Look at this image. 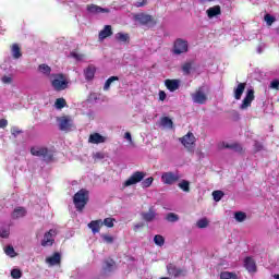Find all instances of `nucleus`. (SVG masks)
Here are the masks:
<instances>
[{"instance_id":"f257e3e1","label":"nucleus","mask_w":279,"mask_h":279,"mask_svg":"<svg viewBox=\"0 0 279 279\" xmlns=\"http://www.w3.org/2000/svg\"><path fill=\"white\" fill-rule=\"evenodd\" d=\"M50 80L52 88L57 92L69 88V78L64 74H52Z\"/></svg>"},{"instance_id":"f03ea898","label":"nucleus","mask_w":279,"mask_h":279,"mask_svg":"<svg viewBox=\"0 0 279 279\" xmlns=\"http://www.w3.org/2000/svg\"><path fill=\"white\" fill-rule=\"evenodd\" d=\"M32 156H37L38 158H43L46 162H50L53 159V151L49 150L45 146H33L31 148Z\"/></svg>"},{"instance_id":"7ed1b4c3","label":"nucleus","mask_w":279,"mask_h":279,"mask_svg":"<svg viewBox=\"0 0 279 279\" xmlns=\"http://www.w3.org/2000/svg\"><path fill=\"white\" fill-rule=\"evenodd\" d=\"M74 206L78 213L84 210L86 204H88V191L80 190L73 197Z\"/></svg>"},{"instance_id":"20e7f679","label":"nucleus","mask_w":279,"mask_h":279,"mask_svg":"<svg viewBox=\"0 0 279 279\" xmlns=\"http://www.w3.org/2000/svg\"><path fill=\"white\" fill-rule=\"evenodd\" d=\"M193 104H198L199 106H204L206 101H208V94L206 86H201L198 89L191 94Z\"/></svg>"},{"instance_id":"39448f33","label":"nucleus","mask_w":279,"mask_h":279,"mask_svg":"<svg viewBox=\"0 0 279 279\" xmlns=\"http://www.w3.org/2000/svg\"><path fill=\"white\" fill-rule=\"evenodd\" d=\"M172 53L174 56H182V53H189V41L182 38L175 39L172 47Z\"/></svg>"},{"instance_id":"423d86ee","label":"nucleus","mask_w":279,"mask_h":279,"mask_svg":"<svg viewBox=\"0 0 279 279\" xmlns=\"http://www.w3.org/2000/svg\"><path fill=\"white\" fill-rule=\"evenodd\" d=\"M57 123L61 132H71V130H75V124L73 123V119H71V117L69 116L57 118Z\"/></svg>"},{"instance_id":"0eeeda50","label":"nucleus","mask_w":279,"mask_h":279,"mask_svg":"<svg viewBox=\"0 0 279 279\" xmlns=\"http://www.w3.org/2000/svg\"><path fill=\"white\" fill-rule=\"evenodd\" d=\"M145 180V172L136 171L134 172L124 183L123 186H134V184H138V182H143Z\"/></svg>"},{"instance_id":"6e6552de","label":"nucleus","mask_w":279,"mask_h":279,"mask_svg":"<svg viewBox=\"0 0 279 279\" xmlns=\"http://www.w3.org/2000/svg\"><path fill=\"white\" fill-rule=\"evenodd\" d=\"M58 231L56 229H50L48 232L45 233L44 239L41 240L43 247H51L53 242L56 241V235Z\"/></svg>"},{"instance_id":"1a4fd4ad","label":"nucleus","mask_w":279,"mask_h":279,"mask_svg":"<svg viewBox=\"0 0 279 279\" xmlns=\"http://www.w3.org/2000/svg\"><path fill=\"white\" fill-rule=\"evenodd\" d=\"M180 143L183 144L185 149L193 151V149H195V135H193V133H187L180 138Z\"/></svg>"},{"instance_id":"9d476101","label":"nucleus","mask_w":279,"mask_h":279,"mask_svg":"<svg viewBox=\"0 0 279 279\" xmlns=\"http://www.w3.org/2000/svg\"><path fill=\"white\" fill-rule=\"evenodd\" d=\"M178 180H180V174L178 172H163L161 174V182L163 184H168L169 186L175 184Z\"/></svg>"},{"instance_id":"9b49d317","label":"nucleus","mask_w":279,"mask_h":279,"mask_svg":"<svg viewBox=\"0 0 279 279\" xmlns=\"http://www.w3.org/2000/svg\"><path fill=\"white\" fill-rule=\"evenodd\" d=\"M167 272L169 276H172L173 278H182V276H186V270L179 268L173 264L167 265Z\"/></svg>"},{"instance_id":"f8f14e48","label":"nucleus","mask_w":279,"mask_h":279,"mask_svg":"<svg viewBox=\"0 0 279 279\" xmlns=\"http://www.w3.org/2000/svg\"><path fill=\"white\" fill-rule=\"evenodd\" d=\"M254 97V89H247L246 95L240 105V110H247V108L252 106Z\"/></svg>"},{"instance_id":"ddd939ff","label":"nucleus","mask_w":279,"mask_h":279,"mask_svg":"<svg viewBox=\"0 0 279 279\" xmlns=\"http://www.w3.org/2000/svg\"><path fill=\"white\" fill-rule=\"evenodd\" d=\"M165 86L170 90V93H175L180 88V80H166Z\"/></svg>"},{"instance_id":"4468645a","label":"nucleus","mask_w":279,"mask_h":279,"mask_svg":"<svg viewBox=\"0 0 279 279\" xmlns=\"http://www.w3.org/2000/svg\"><path fill=\"white\" fill-rule=\"evenodd\" d=\"M243 93H245V83H239L236 87L233 89V97L239 101L241 97H243Z\"/></svg>"},{"instance_id":"2eb2a0df","label":"nucleus","mask_w":279,"mask_h":279,"mask_svg":"<svg viewBox=\"0 0 279 279\" xmlns=\"http://www.w3.org/2000/svg\"><path fill=\"white\" fill-rule=\"evenodd\" d=\"M101 226H104L102 220H93L88 223V229L92 230L93 234H97L101 230Z\"/></svg>"},{"instance_id":"dca6fc26","label":"nucleus","mask_w":279,"mask_h":279,"mask_svg":"<svg viewBox=\"0 0 279 279\" xmlns=\"http://www.w3.org/2000/svg\"><path fill=\"white\" fill-rule=\"evenodd\" d=\"M244 267L248 270V274H256V262H254L252 257L244 259Z\"/></svg>"},{"instance_id":"f3484780","label":"nucleus","mask_w":279,"mask_h":279,"mask_svg":"<svg viewBox=\"0 0 279 279\" xmlns=\"http://www.w3.org/2000/svg\"><path fill=\"white\" fill-rule=\"evenodd\" d=\"M27 215L25 207H16L11 214L12 219H23Z\"/></svg>"},{"instance_id":"a211bd4d","label":"nucleus","mask_w":279,"mask_h":279,"mask_svg":"<svg viewBox=\"0 0 279 279\" xmlns=\"http://www.w3.org/2000/svg\"><path fill=\"white\" fill-rule=\"evenodd\" d=\"M135 21H137V23H141V25H147L151 23V15L140 13L135 15Z\"/></svg>"},{"instance_id":"6ab92c4d","label":"nucleus","mask_w":279,"mask_h":279,"mask_svg":"<svg viewBox=\"0 0 279 279\" xmlns=\"http://www.w3.org/2000/svg\"><path fill=\"white\" fill-rule=\"evenodd\" d=\"M106 141V137H104L99 133H94L89 135L88 143H92L93 145H99V143H104Z\"/></svg>"},{"instance_id":"aec40b11","label":"nucleus","mask_w":279,"mask_h":279,"mask_svg":"<svg viewBox=\"0 0 279 279\" xmlns=\"http://www.w3.org/2000/svg\"><path fill=\"white\" fill-rule=\"evenodd\" d=\"M206 13L208 19H215V16H219V14H221V7L219 5L211 7L206 11Z\"/></svg>"},{"instance_id":"412c9836","label":"nucleus","mask_w":279,"mask_h":279,"mask_svg":"<svg viewBox=\"0 0 279 279\" xmlns=\"http://www.w3.org/2000/svg\"><path fill=\"white\" fill-rule=\"evenodd\" d=\"M60 253H54L52 256L46 258V263L53 267L54 265H60Z\"/></svg>"},{"instance_id":"4be33fe9","label":"nucleus","mask_w":279,"mask_h":279,"mask_svg":"<svg viewBox=\"0 0 279 279\" xmlns=\"http://www.w3.org/2000/svg\"><path fill=\"white\" fill-rule=\"evenodd\" d=\"M114 269H116L114 260H112V259L105 260L104 266H102V271L105 274H110V271H114Z\"/></svg>"},{"instance_id":"5701e85b","label":"nucleus","mask_w":279,"mask_h":279,"mask_svg":"<svg viewBox=\"0 0 279 279\" xmlns=\"http://www.w3.org/2000/svg\"><path fill=\"white\" fill-rule=\"evenodd\" d=\"M157 216L158 214H156V210H154V208H149L147 213L142 214L144 221H148V222L154 221V219H156Z\"/></svg>"},{"instance_id":"b1692460","label":"nucleus","mask_w":279,"mask_h":279,"mask_svg":"<svg viewBox=\"0 0 279 279\" xmlns=\"http://www.w3.org/2000/svg\"><path fill=\"white\" fill-rule=\"evenodd\" d=\"M108 36H112V26L106 25L102 31L99 33L100 40L108 38Z\"/></svg>"},{"instance_id":"393cba45","label":"nucleus","mask_w":279,"mask_h":279,"mask_svg":"<svg viewBox=\"0 0 279 279\" xmlns=\"http://www.w3.org/2000/svg\"><path fill=\"white\" fill-rule=\"evenodd\" d=\"M11 54L13 56V58L15 60H19V58H21V56H23V53H21V47H19V44H14L11 47Z\"/></svg>"},{"instance_id":"a878e982","label":"nucleus","mask_w":279,"mask_h":279,"mask_svg":"<svg viewBox=\"0 0 279 279\" xmlns=\"http://www.w3.org/2000/svg\"><path fill=\"white\" fill-rule=\"evenodd\" d=\"M97 71V69L95 68V65H89L85 71V80H93V77H95V72Z\"/></svg>"},{"instance_id":"bb28decb","label":"nucleus","mask_w":279,"mask_h":279,"mask_svg":"<svg viewBox=\"0 0 279 279\" xmlns=\"http://www.w3.org/2000/svg\"><path fill=\"white\" fill-rule=\"evenodd\" d=\"M222 147H226V149H233V151H243V147L241 146V144H226V143H222Z\"/></svg>"},{"instance_id":"cd10ccee","label":"nucleus","mask_w":279,"mask_h":279,"mask_svg":"<svg viewBox=\"0 0 279 279\" xmlns=\"http://www.w3.org/2000/svg\"><path fill=\"white\" fill-rule=\"evenodd\" d=\"M179 189H181V191H184V193H190L191 191V182L186 181V180H182L179 184H178Z\"/></svg>"},{"instance_id":"c85d7f7f","label":"nucleus","mask_w":279,"mask_h":279,"mask_svg":"<svg viewBox=\"0 0 279 279\" xmlns=\"http://www.w3.org/2000/svg\"><path fill=\"white\" fill-rule=\"evenodd\" d=\"M160 125H161L162 128H169V129H171V128H173V121H172L169 117H163V118H161V120H160Z\"/></svg>"},{"instance_id":"c756f323","label":"nucleus","mask_w":279,"mask_h":279,"mask_svg":"<svg viewBox=\"0 0 279 279\" xmlns=\"http://www.w3.org/2000/svg\"><path fill=\"white\" fill-rule=\"evenodd\" d=\"M166 221H169L170 223H175V221H180V216L174 213H169L166 216Z\"/></svg>"},{"instance_id":"7c9ffc66","label":"nucleus","mask_w":279,"mask_h":279,"mask_svg":"<svg viewBox=\"0 0 279 279\" xmlns=\"http://www.w3.org/2000/svg\"><path fill=\"white\" fill-rule=\"evenodd\" d=\"M4 254L10 256V258H14L16 256V251H14V246L8 245L4 247Z\"/></svg>"},{"instance_id":"2f4dec72","label":"nucleus","mask_w":279,"mask_h":279,"mask_svg":"<svg viewBox=\"0 0 279 279\" xmlns=\"http://www.w3.org/2000/svg\"><path fill=\"white\" fill-rule=\"evenodd\" d=\"M220 279H239V276H236L234 272L222 271L220 272Z\"/></svg>"},{"instance_id":"473e14b6","label":"nucleus","mask_w":279,"mask_h":279,"mask_svg":"<svg viewBox=\"0 0 279 279\" xmlns=\"http://www.w3.org/2000/svg\"><path fill=\"white\" fill-rule=\"evenodd\" d=\"M87 12L90 14H101V7H97L95 4L87 5Z\"/></svg>"},{"instance_id":"72a5a7b5","label":"nucleus","mask_w":279,"mask_h":279,"mask_svg":"<svg viewBox=\"0 0 279 279\" xmlns=\"http://www.w3.org/2000/svg\"><path fill=\"white\" fill-rule=\"evenodd\" d=\"M38 71L44 75H51V68L47 64H40Z\"/></svg>"},{"instance_id":"f704fd0d","label":"nucleus","mask_w":279,"mask_h":279,"mask_svg":"<svg viewBox=\"0 0 279 279\" xmlns=\"http://www.w3.org/2000/svg\"><path fill=\"white\" fill-rule=\"evenodd\" d=\"M116 222H117V219L114 218H105L102 221V226H106V228H114Z\"/></svg>"},{"instance_id":"c9c22d12","label":"nucleus","mask_w":279,"mask_h":279,"mask_svg":"<svg viewBox=\"0 0 279 279\" xmlns=\"http://www.w3.org/2000/svg\"><path fill=\"white\" fill-rule=\"evenodd\" d=\"M119 81V77L118 76H111L109 77L106 83H105V86H104V90H109L110 89V86L112 85V82H117Z\"/></svg>"},{"instance_id":"e433bc0d","label":"nucleus","mask_w":279,"mask_h":279,"mask_svg":"<svg viewBox=\"0 0 279 279\" xmlns=\"http://www.w3.org/2000/svg\"><path fill=\"white\" fill-rule=\"evenodd\" d=\"M235 221H239L240 223L243 222L245 219H247V215L243 211H238L234 214Z\"/></svg>"},{"instance_id":"4c0bfd02","label":"nucleus","mask_w":279,"mask_h":279,"mask_svg":"<svg viewBox=\"0 0 279 279\" xmlns=\"http://www.w3.org/2000/svg\"><path fill=\"white\" fill-rule=\"evenodd\" d=\"M116 38L120 41V43H128V40L130 39V35L125 34V33H118L116 34Z\"/></svg>"},{"instance_id":"58836bf2","label":"nucleus","mask_w":279,"mask_h":279,"mask_svg":"<svg viewBox=\"0 0 279 279\" xmlns=\"http://www.w3.org/2000/svg\"><path fill=\"white\" fill-rule=\"evenodd\" d=\"M208 223H210V221H208V218H202L197 220L196 226L197 228L204 229V228H208Z\"/></svg>"},{"instance_id":"ea45409f","label":"nucleus","mask_w":279,"mask_h":279,"mask_svg":"<svg viewBox=\"0 0 279 279\" xmlns=\"http://www.w3.org/2000/svg\"><path fill=\"white\" fill-rule=\"evenodd\" d=\"M64 106H66V100H64V98H58L54 102V107L57 108V110H62Z\"/></svg>"},{"instance_id":"a19ab883","label":"nucleus","mask_w":279,"mask_h":279,"mask_svg":"<svg viewBox=\"0 0 279 279\" xmlns=\"http://www.w3.org/2000/svg\"><path fill=\"white\" fill-rule=\"evenodd\" d=\"M8 236H10V227H2L0 229V238L8 239Z\"/></svg>"},{"instance_id":"79ce46f5","label":"nucleus","mask_w":279,"mask_h":279,"mask_svg":"<svg viewBox=\"0 0 279 279\" xmlns=\"http://www.w3.org/2000/svg\"><path fill=\"white\" fill-rule=\"evenodd\" d=\"M11 277H12L13 279H20V278L23 277V272H22L21 269H19V268H13V269L11 270Z\"/></svg>"},{"instance_id":"37998d69","label":"nucleus","mask_w":279,"mask_h":279,"mask_svg":"<svg viewBox=\"0 0 279 279\" xmlns=\"http://www.w3.org/2000/svg\"><path fill=\"white\" fill-rule=\"evenodd\" d=\"M154 243L155 245L162 247V245H165V238L162 235H155Z\"/></svg>"},{"instance_id":"c03bdc74","label":"nucleus","mask_w":279,"mask_h":279,"mask_svg":"<svg viewBox=\"0 0 279 279\" xmlns=\"http://www.w3.org/2000/svg\"><path fill=\"white\" fill-rule=\"evenodd\" d=\"M154 184V178L149 177L147 179H145L144 181H142V187L143 189H149V186Z\"/></svg>"},{"instance_id":"a18cd8bd","label":"nucleus","mask_w":279,"mask_h":279,"mask_svg":"<svg viewBox=\"0 0 279 279\" xmlns=\"http://www.w3.org/2000/svg\"><path fill=\"white\" fill-rule=\"evenodd\" d=\"M213 197L215 202H221V198L223 197V192L221 191H214Z\"/></svg>"},{"instance_id":"49530a36","label":"nucleus","mask_w":279,"mask_h":279,"mask_svg":"<svg viewBox=\"0 0 279 279\" xmlns=\"http://www.w3.org/2000/svg\"><path fill=\"white\" fill-rule=\"evenodd\" d=\"M264 21H266L267 25L271 26L276 22V17H274L271 14H266Z\"/></svg>"},{"instance_id":"de8ad7c7","label":"nucleus","mask_w":279,"mask_h":279,"mask_svg":"<svg viewBox=\"0 0 279 279\" xmlns=\"http://www.w3.org/2000/svg\"><path fill=\"white\" fill-rule=\"evenodd\" d=\"M191 69H193V66L189 62L184 63L182 65V71H183L184 75H190L191 74Z\"/></svg>"},{"instance_id":"09e8293b","label":"nucleus","mask_w":279,"mask_h":279,"mask_svg":"<svg viewBox=\"0 0 279 279\" xmlns=\"http://www.w3.org/2000/svg\"><path fill=\"white\" fill-rule=\"evenodd\" d=\"M101 239L105 243H114V238L109 234H101Z\"/></svg>"},{"instance_id":"8fccbe9b","label":"nucleus","mask_w":279,"mask_h":279,"mask_svg":"<svg viewBox=\"0 0 279 279\" xmlns=\"http://www.w3.org/2000/svg\"><path fill=\"white\" fill-rule=\"evenodd\" d=\"M71 58H74V60H77L78 62H82L84 60V54L77 53V52H71Z\"/></svg>"},{"instance_id":"3c124183","label":"nucleus","mask_w":279,"mask_h":279,"mask_svg":"<svg viewBox=\"0 0 279 279\" xmlns=\"http://www.w3.org/2000/svg\"><path fill=\"white\" fill-rule=\"evenodd\" d=\"M94 160H104L106 158V154L98 151L93 155Z\"/></svg>"},{"instance_id":"603ef678","label":"nucleus","mask_w":279,"mask_h":279,"mask_svg":"<svg viewBox=\"0 0 279 279\" xmlns=\"http://www.w3.org/2000/svg\"><path fill=\"white\" fill-rule=\"evenodd\" d=\"M2 84H12V75H4L1 77Z\"/></svg>"},{"instance_id":"864d4df0","label":"nucleus","mask_w":279,"mask_h":279,"mask_svg":"<svg viewBox=\"0 0 279 279\" xmlns=\"http://www.w3.org/2000/svg\"><path fill=\"white\" fill-rule=\"evenodd\" d=\"M270 88H274L275 90H278L279 89V81L278 80L271 81Z\"/></svg>"},{"instance_id":"5fc2aeb1","label":"nucleus","mask_w":279,"mask_h":279,"mask_svg":"<svg viewBox=\"0 0 279 279\" xmlns=\"http://www.w3.org/2000/svg\"><path fill=\"white\" fill-rule=\"evenodd\" d=\"M167 99V93L163 90L159 92V101H165Z\"/></svg>"},{"instance_id":"6e6d98bb","label":"nucleus","mask_w":279,"mask_h":279,"mask_svg":"<svg viewBox=\"0 0 279 279\" xmlns=\"http://www.w3.org/2000/svg\"><path fill=\"white\" fill-rule=\"evenodd\" d=\"M124 138L126 140V141H129V143H133V141H132V134L130 133V132H126L125 134H124Z\"/></svg>"},{"instance_id":"4d7b16f0","label":"nucleus","mask_w":279,"mask_h":279,"mask_svg":"<svg viewBox=\"0 0 279 279\" xmlns=\"http://www.w3.org/2000/svg\"><path fill=\"white\" fill-rule=\"evenodd\" d=\"M11 132H12L13 136L21 134V131L19 130V128H12Z\"/></svg>"},{"instance_id":"13d9d810","label":"nucleus","mask_w":279,"mask_h":279,"mask_svg":"<svg viewBox=\"0 0 279 279\" xmlns=\"http://www.w3.org/2000/svg\"><path fill=\"white\" fill-rule=\"evenodd\" d=\"M0 128H8V120L1 119L0 120Z\"/></svg>"},{"instance_id":"bf43d9fd","label":"nucleus","mask_w":279,"mask_h":279,"mask_svg":"<svg viewBox=\"0 0 279 279\" xmlns=\"http://www.w3.org/2000/svg\"><path fill=\"white\" fill-rule=\"evenodd\" d=\"M147 2L145 0H142V1H137L135 3L136 8H143V5H145Z\"/></svg>"},{"instance_id":"052dcab7","label":"nucleus","mask_w":279,"mask_h":279,"mask_svg":"<svg viewBox=\"0 0 279 279\" xmlns=\"http://www.w3.org/2000/svg\"><path fill=\"white\" fill-rule=\"evenodd\" d=\"M260 149H263V144L256 142L255 143V151H260Z\"/></svg>"},{"instance_id":"680f3d73","label":"nucleus","mask_w":279,"mask_h":279,"mask_svg":"<svg viewBox=\"0 0 279 279\" xmlns=\"http://www.w3.org/2000/svg\"><path fill=\"white\" fill-rule=\"evenodd\" d=\"M143 226H145L143 222H140L137 225L134 226V230H138L140 228H143Z\"/></svg>"},{"instance_id":"e2e57ef3","label":"nucleus","mask_w":279,"mask_h":279,"mask_svg":"<svg viewBox=\"0 0 279 279\" xmlns=\"http://www.w3.org/2000/svg\"><path fill=\"white\" fill-rule=\"evenodd\" d=\"M100 13H108V12H110V9H104V8H100Z\"/></svg>"},{"instance_id":"0e129e2a","label":"nucleus","mask_w":279,"mask_h":279,"mask_svg":"<svg viewBox=\"0 0 279 279\" xmlns=\"http://www.w3.org/2000/svg\"><path fill=\"white\" fill-rule=\"evenodd\" d=\"M275 279H279V275L275 276Z\"/></svg>"},{"instance_id":"69168bd1","label":"nucleus","mask_w":279,"mask_h":279,"mask_svg":"<svg viewBox=\"0 0 279 279\" xmlns=\"http://www.w3.org/2000/svg\"><path fill=\"white\" fill-rule=\"evenodd\" d=\"M160 279H169L168 277H162V278H160Z\"/></svg>"},{"instance_id":"338daca9","label":"nucleus","mask_w":279,"mask_h":279,"mask_svg":"<svg viewBox=\"0 0 279 279\" xmlns=\"http://www.w3.org/2000/svg\"><path fill=\"white\" fill-rule=\"evenodd\" d=\"M90 97H94V98H95V94H92Z\"/></svg>"}]
</instances>
